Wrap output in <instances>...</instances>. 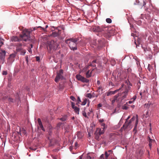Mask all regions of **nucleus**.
I'll return each mask as SVG.
<instances>
[{
	"instance_id": "44",
	"label": "nucleus",
	"mask_w": 159,
	"mask_h": 159,
	"mask_svg": "<svg viewBox=\"0 0 159 159\" xmlns=\"http://www.w3.org/2000/svg\"><path fill=\"white\" fill-rule=\"evenodd\" d=\"M2 74L3 75H6L7 74V71H3L2 72Z\"/></svg>"
},
{
	"instance_id": "30",
	"label": "nucleus",
	"mask_w": 159,
	"mask_h": 159,
	"mask_svg": "<svg viewBox=\"0 0 159 159\" xmlns=\"http://www.w3.org/2000/svg\"><path fill=\"white\" fill-rule=\"evenodd\" d=\"M103 91V89L101 86H100L98 88V89L97 90V92H98L99 93H100V91L101 92Z\"/></svg>"
},
{
	"instance_id": "29",
	"label": "nucleus",
	"mask_w": 159,
	"mask_h": 159,
	"mask_svg": "<svg viewBox=\"0 0 159 159\" xmlns=\"http://www.w3.org/2000/svg\"><path fill=\"white\" fill-rule=\"evenodd\" d=\"M74 109V111H75V112L77 114H79V108L77 107H75V108H73Z\"/></svg>"
},
{
	"instance_id": "5",
	"label": "nucleus",
	"mask_w": 159,
	"mask_h": 159,
	"mask_svg": "<svg viewBox=\"0 0 159 159\" xmlns=\"http://www.w3.org/2000/svg\"><path fill=\"white\" fill-rule=\"evenodd\" d=\"M135 119V117L134 116H133L129 121L126 120L125 124L121 128L120 130H125L127 128H129V129H131L132 128L131 125L132 122L134 121Z\"/></svg>"
},
{
	"instance_id": "59",
	"label": "nucleus",
	"mask_w": 159,
	"mask_h": 159,
	"mask_svg": "<svg viewBox=\"0 0 159 159\" xmlns=\"http://www.w3.org/2000/svg\"><path fill=\"white\" fill-rule=\"evenodd\" d=\"M77 146V143H75V146Z\"/></svg>"
},
{
	"instance_id": "47",
	"label": "nucleus",
	"mask_w": 159,
	"mask_h": 159,
	"mask_svg": "<svg viewBox=\"0 0 159 159\" xmlns=\"http://www.w3.org/2000/svg\"><path fill=\"white\" fill-rule=\"evenodd\" d=\"M36 60L37 61H39L40 60V57H36Z\"/></svg>"
},
{
	"instance_id": "25",
	"label": "nucleus",
	"mask_w": 159,
	"mask_h": 159,
	"mask_svg": "<svg viewBox=\"0 0 159 159\" xmlns=\"http://www.w3.org/2000/svg\"><path fill=\"white\" fill-rule=\"evenodd\" d=\"M144 150L143 149H141L138 152V156L140 157L144 153Z\"/></svg>"
},
{
	"instance_id": "18",
	"label": "nucleus",
	"mask_w": 159,
	"mask_h": 159,
	"mask_svg": "<svg viewBox=\"0 0 159 159\" xmlns=\"http://www.w3.org/2000/svg\"><path fill=\"white\" fill-rule=\"evenodd\" d=\"M38 121L39 125V127L43 131H44L45 130L44 128L43 124H42L41 120L40 118L38 119Z\"/></svg>"
},
{
	"instance_id": "14",
	"label": "nucleus",
	"mask_w": 159,
	"mask_h": 159,
	"mask_svg": "<svg viewBox=\"0 0 159 159\" xmlns=\"http://www.w3.org/2000/svg\"><path fill=\"white\" fill-rule=\"evenodd\" d=\"M15 56L14 54H11L10 55L8 60L7 62L9 63L12 62L14 60Z\"/></svg>"
},
{
	"instance_id": "36",
	"label": "nucleus",
	"mask_w": 159,
	"mask_h": 159,
	"mask_svg": "<svg viewBox=\"0 0 159 159\" xmlns=\"http://www.w3.org/2000/svg\"><path fill=\"white\" fill-rule=\"evenodd\" d=\"M106 21L107 23H110L112 21L111 19L108 18L106 19Z\"/></svg>"
},
{
	"instance_id": "9",
	"label": "nucleus",
	"mask_w": 159,
	"mask_h": 159,
	"mask_svg": "<svg viewBox=\"0 0 159 159\" xmlns=\"http://www.w3.org/2000/svg\"><path fill=\"white\" fill-rule=\"evenodd\" d=\"M123 73V72H121V71L117 72L115 71L113 72L112 75L116 79L119 80L123 79L122 76Z\"/></svg>"
},
{
	"instance_id": "39",
	"label": "nucleus",
	"mask_w": 159,
	"mask_h": 159,
	"mask_svg": "<svg viewBox=\"0 0 159 159\" xmlns=\"http://www.w3.org/2000/svg\"><path fill=\"white\" fill-rule=\"evenodd\" d=\"M70 98L74 101H75L76 100V99L73 96H71L70 97Z\"/></svg>"
},
{
	"instance_id": "53",
	"label": "nucleus",
	"mask_w": 159,
	"mask_h": 159,
	"mask_svg": "<svg viewBox=\"0 0 159 159\" xmlns=\"http://www.w3.org/2000/svg\"><path fill=\"white\" fill-rule=\"evenodd\" d=\"M149 145L150 147V148H151L152 146V144L151 143H149Z\"/></svg>"
},
{
	"instance_id": "56",
	"label": "nucleus",
	"mask_w": 159,
	"mask_h": 159,
	"mask_svg": "<svg viewBox=\"0 0 159 159\" xmlns=\"http://www.w3.org/2000/svg\"><path fill=\"white\" fill-rule=\"evenodd\" d=\"M97 84H100V82L99 80H98L97 81Z\"/></svg>"
},
{
	"instance_id": "31",
	"label": "nucleus",
	"mask_w": 159,
	"mask_h": 159,
	"mask_svg": "<svg viewBox=\"0 0 159 159\" xmlns=\"http://www.w3.org/2000/svg\"><path fill=\"white\" fill-rule=\"evenodd\" d=\"M87 101V99L86 98H85L84 99V101L82 102L81 105H85Z\"/></svg>"
},
{
	"instance_id": "4",
	"label": "nucleus",
	"mask_w": 159,
	"mask_h": 159,
	"mask_svg": "<svg viewBox=\"0 0 159 159\" xmlns=\"http://www.w3.org/2000/svg\"><path fill=\"white\" fill-rule=\"evenodd\" d=\"M94 31L98 32H106L108 30V33H109L110 35H112V34L111 32V28H108L107 27H104L102 26H96L93 28Z\"/></svg>"
},
{
	"instance_id": "54",
	"label": "nucleus",
	"mask_w": 159,
	"mask_h": 159,
	"mask_svg": "<svg viewBox=\"0 0 159 159\" xmlns=\"http://www.w3.org/2000/svg\"><path fill=\"white\" fill-rule=\"evenodd\" d=\"M133 101H129L128 102V103H129V104H131L133 102Z\"/></svg>"
},
{
	"instance_id": "27",
	"label": "nucleus",
	"mask_w": 159,
	"mask_h": 159,
	"mask_svg": "<svg viewBox=\"0 0 159 159\" xmlns=\"http://www.w3.org/2000/svg\"><path fill=\"white\" fill-rule=\"evenodd\" d=\"M77 135L78 138L79 139H81L83 136L82 133L80 132H78Z\"/></svg>"
},
{
	"instance_id": "64",
	"label": "nucleus",
	"mask_w": 159,
	"mask_h": 159,
	"mask_svg": "<svg viewBox=\"0 0 159 159\" xmlns=\"http://www.w3.org/2000/svg\"><path fill=\"white\" fill-rule=\"evenodd\" d=\"M53 159H57V158H56V157H54L53 158Z\"/></svg>"
},
{
	"instance_id": "42",
	"label": "nucleus",
	"mask_w": 159,
	"mask_h": 159,
	"mask_svg": "<svg viewBox=\"0 0 159 159\" xmlns=\"http://www.w3.org/2000/svg\"><path fill=\"white\" fill-rule=\"evenodd\" d=\"M82 114H83V115L84 116H85V117H87L86 113L84 111H83Z\"/></svg>"
},
{
	"instance_id": "57",
	"label": "nucleus",
	"mask_w": 159,
	"mask_h": 159,
	"mask_svg": "<svg viewBox=\"0 0 159 159\" xmlns=\"http://www.w3.org/2000/svg\"><path fill=\"white\" fill-rule=\"evenodd\" d=\"M30 47L31 48H33V45L32 44H30Z\"/></svg>"
},
{
	"instance_id": "55",
	"label": "nucleus",
	"mask_w": 159,
	"mask_h": 159,
	"mask_svg": "<svg viewBox=\"0 0 159 159\" xmlns=\"http://www.w3.org/2000/svg\"><path fill=\"white\" fill-rule=\"evenodd\" d=\"M130 118V116H128V117H127V119H126V120H128Z\"/></svg>"
},
{
	"instance_id": "23",
	"label": "nucleus",
	"mask_w": 159,
	"mask_h": 159,
	"mask_svg": "<svg viewBox=\"0 0 159 159\" xmlns=\"http://www.w3.org/2000/svg\"><path fill=\"white\" fill-rule=\"evenodd\" d=\"M136 122H135V126H134V131L136 130L137 127V124H138V115H136Z\"/></svg>"
},
{
	"instance_id": "60",
	"label": "nucleus",
	"mask_w": 159,
	"mask_h": 159,
	"mask_svg": "<svg viewBox=\"0 0 159 159\" xmlns=\"http://www.w3.org/2000/svg\"><path fill=\"white\" fill-rule=\"evenodd\" d=\"M88 134H89V137H90L91 136V134H90V133H89Z\"/></svg>"
},
{
	"instance_id": "24",
	"label": "nucleus",
	"mask_w": 159,
	"mask_h": 159,
	"mask_svg": "<svg viewBox=\"0 0 159 159\" xmlns=\"http://www.w3.org/2000/svg\"><path fill=\"white\" fill-rule=\"evenodd\" d=\"M12 41H19V39L17 36H13L11 38Z\"/></svg>"
},
{
	"instance_id": "63",
	"label": "nucleus",
	"mask_w": 159,
	"mask_h": 159,
	"mask_svg": "<svg viewBox=\"0 0 159 159\" xmlns=\"http://www.w3.org/2000/svg\"><path fill=\"white\" fill-rule=\"evenodd\" d=\"M48 25H46V27H45V28H48Z\"/></svg>"
},
{
	"instance_id": "10",
	"label": "nucleus",
	"mask_w": 159,
	"mask_h": 159,
	"mask_svg": "<svg viewBox=\"0 0 159 159\" xmlns=\"http://www.w3.org/2000/svg\"><path fill=\"white\" fill-rule=\"evenodd\" d=\"M59 45L53 40L51 41L49 45V47L50 50L52 49L55 50L58 48Z\"/></svg>"
},
{
	"instance_id": "1",
	"label": "nucleus",
	"mask_w": 159,
	"mask_h": 159,
	"mask_svg": "<svg viewBox=\"0 0 159 159\" xmlns=\"http://www.w3.org/2000/svg\"><path fill=\"white\" fill-rule=\"evenodd\" d=\"M136 3H134V5H138L140 9H142L144 7L146 11H148V9L151 10L152 7L151 2H149L147 4L148 2H146L144 0H136Z\"/></svg>"
},
{
	"instance_id": "21",
	"label": "nucleus",
	"mask_w": 159,
	"mask_h": 159,
	"mask_svg": "<svg viewBox=\"0 0 159 159\" xmlns=\"http://www.w3.org/2000/svg\"><path fill=\"white\" fill-rule=\"evenodd\" d=\"M96 60H94L92 61V63H91L89 66H90L91 68H95L96 69V65L95 63L96 62Z\"/></svg>"
},
{
	"instance_id": "33",
	"label": "nucleus",
	"mask_w": 159,
	"mask_h": 159,
	"mask_svg": "<svg viewBox=\"0 0 159 159\" xmlns=\"http://www.w3.org/2000/svg\"><path fill=\"white\" fill-rule=\"evenodd\" d=\"M20 52H21L20 54L22 55H24L26 53V50L23 49Z\"/></svg>"
},
{
	"instance_id": "26",
	"label": "nucleus",
	"mask_w": 159,
	"mask_h": 159,
	"mask_svg": "<svg viewBox=\"0 0 159 159\" xmlns=\"http://www.w3.org/2000/svg\"><path fill=\"white\" fill-rule=\"evenodd\" d=\"M137 43H137L136 42V40L135 39L134 43L136 45V47L137 48V46H139L138 45H139L141 43V40L139 38H138L137 39Z\"/></svg>"
},
{
	"instance_id": "13",
	"label": "nucleus",
	"mask_w": 159,
	"mask_h": 159,
	"mask_svg": "<svg viewBox=\"0 0 159 159\" xmlns=\"http://www.w3.org/2000/svg\"><path fill=\"white\" fill-rule=\"evenodd\" d=\"M124 87V84H122L121 85V87L118 89H117L114 91H108L107 93V96H109L110 95L114 94L115 93L118 92Z\"/></svg>"
},
{
	"instance_id": "16",
	"label": "nucleus",
	"mask_w": 159,
	"mask_h": 159,
	"mask_svg": "<svg viewBox=\"0 0 159 159\" xmlns=\"http://www.w3.org/2000/svg\"><path fill=\"white\" fill-rule=\"evenodd\" d=\"M99 159H109L108 155L107 154V151L105 152L104 154H102L101 155Z\"/></svg>"
},
{
	"instance_id": "15",
	"label": "nucleus",
	"mask_w": 159,
	"mask_h": 159,
	"mask_svg": "<svg viewBox=\"0 0 159 159\" xmlns=\"http://www.w3.org/2000/svg\"><path fill=\"white\" fill-rule=\"evenodd\" d=\"M23 49L22 45L21 43H18L16 45V51L17 52H19L21 51Z\"/></svg>"
},
{
	"instance_id": "32",
	"label": "nucleus",
	"mask_w": 159,
	"mask_h": 159,
	"mask_svg": "<svg viewBox=\"0 0 159 159\" xmlns=\"http://www.w3.org/2000/svg\"><path fill=\"white\" fill-rule=\"evenodd\" d=\"M127 103H126V104H125L122 106V109L124 110H127L128 109V107L126 106V104Z\"/></svg>"
},
{
	"instance_id": "8",
	"label": "nucleus",
	"mask_w": 159,
	"mask_h": 159,
	"mask_svg": "<svg viewBox=\"0 0 159 159\" xmlns=\"http://www.w3.org/2000/svg\"><path fill=\"white\" fill-rule=\"evenodd\" d=\"M104 131L105 130H104L103 129H102L101 128H97L94 133L95 139L98 141H99L100 139V135L103 134Z\"/></svg>"
},
{
	"instance_id": "49",
	"label": "nucleus",
	"mask_w": 159,
	"mask_h": 159,
	"mask_svg": "<svg viewBox=\"0 0 159 159\" xmlns=\"http://www.w3.org/2000/svg\"><path fill=\"white\" fill-rule=\"evenodd\" d=\"M77 100L78 101V102L79 103L80 102H81V100L79 97H78L77 98Z\"/></svg>"
},
{
	"instance_id": "58",
	"label": "nucleus",
	"mask_w": 159,
	"mask_h": 159,
	"mask_svg": "<svg viewBox=\"0 0 159 159\" xmlns=\"http://www.w3.org/2000/svg\"><path fill=\"white\" fill-rule=\"evenodd\" d=\"M131 35L133 36H134V34L133 33H132Z\"/></svg>"
},
{
	"instance_id": "6",
	"label": "nucleus",
	"mask_w": 159,
	"mask_h": 159,
	"mask_svg": "<svg viewBox=\"0 0 159 159\" xmlns=\"http://www.w3.org/2000/svg\"><path fill=\"white\" fill-rule=\"evenodd\" d=\"M30 32L27 29H25L23 31L22 34L20 35L21 39L25 41L30 40Z\"/></svg>"
},
{
	"instance_id": "22",
	"label": "nucleus",
	"mask_w": 159,
	"mask_h": 159,
	"mask_svg": "<svg viewBox=\"0 0 159 159\" xmlns=\"http://www.w3.org/2000/svg\"><path fill=\"white\" fill-rule=\"evenodd\" d=\"M152 104L151 102H149L148 103L145 104L144 105V107L148 109L150 107L152 106Z\"/></svg>"
},
{
	"instance_id": "61",
	"label": "nucleus",
	"mask_w": 159,
	"mask_h": 159,
	"mask_svg": "<svg viewBox=\"0 0 159 159\" xmlns=\"http://www.w3.org/2000/svg\"><path fill=\"white\" fill-rule=\"evenodd\" d=\"M61 124V123H59L58 124V125H60Z\"/></svg>"
},
{
	"instance_id": "34",
	"label": "nucleus",
	"mask_w": 159,
	"mask_h": 159,
	"mask_svg": "<svg viewBox=\"0 0 159 159\" xmlns=\"http://www.w3.org/2000/svg\"><path fill=\"white\" fill-rule=\"evenodd\" d=\"M107 154L108 155L109 157L110 154H112L113 151L111 150H109L107 152Z\"/></svg>"
},
{
	"instance_id": "46",
	"label": "nucleus",
	"mask_w": 159,
	"mask_h": 159,
	"mask_svg": "<svg viewBox=\"0 0 159 159\" xmlns=\"http://www.w3.org/2000/svg\"><path fill=\"white\" fill-rule=\"evenodd\" d=\"M25 60L26 61L27 63H28V56H27L25 57Z\"/></svg>"
},
{
	"instance_id": "52",
	"label": "nucleus",
	"mask_w": 159,
	"mask_h": 159,
	"mask_svg": "<svg viewBox=\"0 0 159 159\" xmlns=\"http://www.w3.org/2000/svg\"><path fill=\"white\" fill-rule=\"evenodd\" d=\"M31 48H30H30H29V49L28 50L29 52L30 53H32V51L31 50Z\"/></svg>"
},
{
	"instance_id": "50",
	"label": "nucleus",
	"mask_w": 159,
	"mask_h": 159,
	"mask_svg": "<svg viewBox=\"0 0 159 159\" xmlns=\"http://www.w3.org/2000/svg\"><path fill=\"white\" fill-rule=\"evenodd\" d=\"M102 106V105L101 103H99L98 105V107H101Z\"/></svg>"
},
{
	"instance_id": "37",
	"label": "nucleus",
	"mask_w": 159,
	"mask_h": 159,
	"mask_svg": "<svg viewBox=\"0 0 159 159\" xmlns=\"http://www.w3.org/2000/svg\"><path fill=\"white\" fill-rule=\"evenodd\" d=\"M155 142V140L153 139H151L150 138H149V143H154Z\"/></svg>"
},
{
	"instance_id": "38",
	"label": "nucleus",
	"mask_w": 159,
	"mask_h": 159,
	"mask_svg": "<svg viewBox=\"0 0 159 159\" xmlns=\"http://www.w3.org/2000/svg\"><path fill=\"white\" fill-rule=\"evenodd\" d=\"M101 125L103 126V127L101 129H103L104 130L105 128V124L104 123H102L101 124Z\"/></svg>"
},
{
	"instance_id": "41",
	"label": "nucleus",
	"mask_w": 159,
	"mask_h": 159,
	"mask_svg": "<svg viewBox=\"0 0 159 159\" xmlns=\"http://www.w3.org/2000/svg\"><path fill=\"white\" fill-rule=\"evenodd\" d=\"M87 97L88 98H92V96L91 94L90 93H88L87 95Z\"/></svg>"
},
{
	"instance_id": "28",
	"label": "nucleus",
	"mask_w": 159,
	"mask_h": 159,
	"mask_svg": "<svg viewBox=\"0 0 159 159\" xmlns=\"http://www.w3.org/2000/svg\"><path fill=\"white\" fill-rule=\"evenodd\" d=\"M67 119V116L66 115H64L60 119V120L62 121H65Z\"/></svg>"
},
{
	"instance_id": "45",
	"label": "nucleus",
	"mask_w": 159,
	"mask_h": 159,
	"mask_svg": "<svg viewBox=\"0 0 159 159\" xmlns=\"http://www.w3.org/2000/svg\"><path fill=\"white\" fill-rule=\"evenodd\" d=\"M22 133L24 134H25L26 133V132L25 130L24 129H22V130L21 131Z\"/></svg>"
},
{
	"instance_id": "62",
	"label": "nucleus",
	"mask_w": 159,
	"mask_h": 159,
	"mask_svg": "<svg viewBox=\"0 0 159 159\" xmlns=\"http://www.w3.org/2000/svg\"><path fill=\"white\" fill-rule=\"evenodd\" d=\"M140 95L141 96H142V92H140Z\"/></svg>"
},
{
	"instance_id": "51",
	"label": "nucleus",
	"mask_w": 159,
	"mask_h": 159,
	"mask_svg": "<svg viewBox=\"0 0 159 159\" xmlns=\"http://www.w3.org/2000/svg\"><path fill=\"white\" fill-rule=\"evenodd\" d=\"M99 121L100 122L102 123L104 121V120L103 119H100V120H99Z\"/></svg>"
},
{
	"instance_id": "3",
	"label": "nucleus",
	"mask_w": 159,
	"mask_h": 159,
	"mask_svg": "<svg viewBox=\"0 0 159 159\" xmlns=\"http://www.w3.org/2000/svg\"><path fill=\"white\" fill-rule=\"evenodd\" d=\"M123 88L125 89V91L121 93H118L117 94L118 95V97H119L118 99L120 100L121 101L126 97L130 89V86L128 85H127V86H124Z\"/></svg>"
},
{
	"instance_id": "35",
	"label": "nucleus",
	"mask_w": 159,
	"mask_h": 159,
	"mask_svg": "<svg viewBox=\"0 0 159 159\" xmlns=\"http://www.w3.org/2000/svg\"><path fill=\"white\" fill-rule=\"evenodd\" d=\"M6 98L9 102H13V99L12 98L8 97H7Z\"/></svg>"
},
{
	"instance_id": "17",
	"label": "nucleus",
	"mask_w": 159,
	"mask_h": 159,
	"mask_svg": "<svg viewBox=\"0 0 159 159\" xmlns=\"http://www.w3.org/2000/svg\"><path fill=\"white\" fill-rule=\"evenodd\" d=\"M6 54V52L5 50H2L0 52V59L3 60L5 58Z\"/></svg>"
},
{
	"instance_id": "20",
	"label": "nucleus",
	"mask_w": 159,
	"mask_h": 159,
	"mask_svg": "<svg viewBox=\"0 0 159 159\" xmlns=\"http://www.w3.org/2000/svg\"><path fill=\"white\" fill-rule=\"evenodd\" d=\"M118 97H119L117 94L114 96L113 99L111 101V103L112 105H114V104L116 101H118L117 98Z\"/></svg>"
},
{
	"instance_id": "12",
	"label": "nucleus",
	"mask_w": 159,
	"mask_h": 159,
	"mask_svg": "<svg viewBox=\"0 0 159 159\" xmlns=\"http://www.w3.org/2000/svg\"><path fill=\"white\" fill-rule=\"evenodd\" d=\"M76 78L78 80L80 81L83 82L87 83L89 82V80L81 76L80 75H76Z\"/></svg>"
},
{
	"instance_id": "40",
	"label": "nucleus",
	"mask_w": 159,
	"mask_h": 159,
	"mask_svg": "<svg viewBox=\"0 0 159 159\" xmlns=\"http://www.w3.org/2000/svg\"><path fill=\"white\" fill-rule=\"evenodd\" d=\"M72 107L73 108H75L76 107L75 106V104L73 102H71Z\"/></svg>"
},
{
	"instance_id": "19",
	"label": "nucleus",
	"mask_w": 159,
	"mask_h": 159,
	"mask_svg": "<svg viewBox=\"0 0 159 159\" xmlns=\"http://www.w3.org/2000/svg\"><path fill=\"white\" fill-rule=\"evenodd\" d=\"M61 34L60 30H58V32L55 31L52 33V35L54 37L59 36Z\"/></svg>"
},
{
	"instance_id": "48",
	"label": "nucleus",
	"mask_w": 159,
	"mask_h": 159,
	"mask_svg": "<svg viewBox=\"0 0 159 159\" xmlns=\"http://www.w3.org/2000/svg\"><path fill=\"white\" fill-rule=\"evenodd\" d=\"M136 96H134L133 97L132 99H133V101H134L136 99Z\"/></svg>"
},
{
	"instance_id": "43",
	"label": "nucleus",
	"mask_w": 159,
	"mask_h": 159,
	"mask_svg": "<svg viewBox=\"0 0 159 159\" xmlns=\"http://www.w3.org/2000/svg\"><path fill=\"white\" fill-rule=\"evenodd\" d=\"M37 28H40V30H43V31H45V29L43 28L41 26H39V27H37Z\"/></svg>"
},
{
	"instance_id": "2",
	"label": "nucleus",
	"mask_w": 159,
	"mask_h": 159,
	"mask_svg": "<svg viewBox=\"0 0 159 159\" xmlns=\"http://www.w3.org/2000/svg\"><path fill=\"white\" fill-rule=\"evenodd\" d=\"M79 39L78 38H70L65 40V42L69 44L70 49L71 50L74 51L77 49L76 46V42L78 41Z\"/></svg>"
},
{
	"instance_id": "11",
	"label": "nucleus",
	"mask_w": 159,
	"mask_h": 159,
	"mask_svg": "<svg viewBox=\"0 0 159 159\" xmlns=\"http://www.w3.org/2000/svg\"><path fill=\"white\" fill-rule=\"evenodd\" d=\"M63 71L62 70H60L59 72L57 73V75L55 79V81L56 82H57L60 79L63 78Z\"/></svg>"
},
{
	"instance_id": "7",
	"label": "nucleus",
	"mask_w": 159,
	"mask_h": 159,
	"mask_svg": "<svg viewBox=\"0 0 159 159\" xmlns=\"http://www.w3.org/2000/svg\"><path fill=\"white\" fill-rule=\"evenodd\" d=\"M95 68H91L90 66H88L83 69V71H87L85 73L86 77L89 78L92 76V71L94 70Z\"/></svg>"
}]
</instances>
